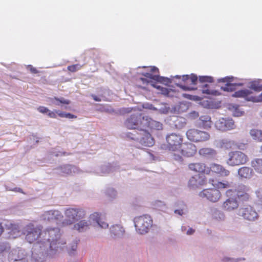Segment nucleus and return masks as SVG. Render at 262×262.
I'll return each instance as SVG.
<instances>
[{"label": "nucleus", "mask_w": 262, "mask_h": 262, "mask_svg": "<svg viewBox=\"0 0 262 262\" xmlns=\"http://www.w3.org/2000/svg\"><path fill=\"white\" fill-rule=\"evenodd\" d=\"M42 228L40 225L35 226L30 223L24 228L23 234L29 243H32L38 240V244L40 245V248L46 247L50 250H57L64 244L59 241L60 233L58 228H47L43 231H41Z\"/></svg>", "instance_id": "1"}, {"label": "nucleus", "mask_w": 262, "mask_h": 262, "mask_svg": "<svg viewBox=\"0 0 262 262\" xmlns=\"http://www.w3.org/2000/svg\"><path fill=\"white\" fill-rule=\"evenodd\" d=\"M251 190L249 187L245 185L241 184L234 190L229 189L226 192L228 197L236 196L241 201H248L251 198Z\"/></svg>", "instance_id": "2"}, {"label": "nucleus", "mask_w": 262, "mask_h": 262, "mask_svg": "<svg viewBox=\"0 0 262 262\" xmlns=\"http://www.w3.org/2000/svg\"><path fill=\"white\" fill-rule=\"evenodd\" d=\"M64 214L66 219L63 221L62 224L63 226H68L84 217L85 212L81 208H70L65 211Z\"/></svg>", "instance_id": "3"}, {"label": "nucleus", "mask_w": 262, "mask_h": 262, "mask_svg": "<svg viewBox=\"0 0 262 262\" xmlns=\"http://www.w3.org/2000/svg\"><path fill=\"white\" fill-rule=\"evenodd\" d=\"M134 223L136 231L143 234L148 232L152 226V220L149 215H144L136 217Z\"/></svg>", "instance_id": "4"}, {"label": "nucleus", "mask_w": 262, "mask_h": 262, "mask_svg": "<svg viewBox=\"0 0 262 262\" xmlns=\"http://www.w3.org/2000/svg\"><path fill=\"white\" fill-rule=\"evenodd\" d=\"M249 160L248 156L241 151H231L228 154L227 164L231 166H238L246 164Z\"/></svg>", "instance_id": "5"}, {"label": "nucleus", "mask_w": 262, "mask_h": 262, "mask_svg": "<svg viewBox=\"0 0 262 262\" xmlns=\"http://www.w3.org/2000/svg\"><path fill=\"white\" fill-rule=\"evenodd\" d=\"M186 136L189 140L194 142H204L210 138V135L207 132L195 128L188 129Z\"/></svg>", "instance_id": "6"}, {"label": "nucleus", "mask_w": 262, "mask_h": 262, "mask_svg": "<svg viewBox=\"0 0 262 262\" xmlns=\"http://www.w3.org/2000/svg\"><path fill=\"white\" fill-rule=\"evenodd\" d=\"M167 147L168 150L176 151L183 144V138L181 136L176 134H171L166 137Z\"/></svg>", "instance_id": "7"}, {"label": "nucleus", "mask_w": 262, "mask_h": 262, "mask_svg": "<svg viewBox=\"0 0 262 262\" xmlns=\"http://www.w3.org/2000/svg\"><path fill=\"white\" fill-rule=\"evenodd\" d=\"M144 117L140 113L133 114L126 120L124 123L125 126L129 129H135L139 127L142 128V125L143 124L142 118Z\"/></svg>", "instance_id": "8"}, {"label": "nucleus", "mask_w": 262, "mask_h": 262, "mask_svg": "<svg viewBox=\"0 0 262 262\" xmlns=\"http://www.w3.org/2000/svg\"><path fill=\"white\" fill-rule=\"evenodd\" d=\"M146 69L145 72L141 73L140 74L144 77L148 78L151 82L154 81L164 82L165 81L164 77H160L159 75V69L154 66L144 67Z\"/></svg>", "instance_id": "9"}, {"label": "nucleus", "mask_w": 262, "mask_h": 262, "mask_svg": "<svg viewBox=\"0 0 262 262\" xmlns=\"http://www.w3.org/2000/svg\"><path fill=\"white\" fill-rule=\"evenodd\" d=\"M199 196L202 198H205L211 202H216L220 200L221 194L216 188H209L203 189L200 192Z\"/></svg>", "instance_id": "10"}, {"label": "nucleus", "mask_w": 262, "mask_h": 262, "mask_svg": "<svg viewBox=\"0 0 262 262\" xmlns=\"http://www.w3.org/2000/svg\"><path fill=\"white\" fill-rule=\"evenodd\" d=\"M188 168L189 170L199 175L209 174L208 165L202 162L190 163L188 165Z\"/></svg>", "instance_id": "11"}, {"label": "nucleus", "mask_w": 262, "mask_h": 262, "mask_svg": "<svg viewBox=\"0 0 262 262\" xmlns=\"http://www.w3.org/2000/svg\"><path fill=\"white\" fill-rule=\"evenodd\" d=\"M238 215L244 219L250 221H255L258 217L257 212L250 206L240 208L238 211Z\"/></svg>", "instance_id": "12"}, {"label": "nucleus", "mask_w": 262, "mask_h": 262, "mask_svg": "<svg viewBox=\"0 0 262 262\" xmlns=\"http://www.w3.org/2000/svg\"><path fill=\"white\" fill-rule=\"evenodd\" d=\"M252 92L248 90H242L235 92L233 96L237 98H244L248 101L253 102H262V93L257 96H249Z\"/></svg>", "instance_id": "13"}, {"label": "nucleus", "mask_w": 262, "mask_h": 262, "mask_svg": "<svg viewBox=\"0 0 262 262\" xmlns=\"http://www.w3.org/2000/svg\"><path fill=\"white\" fill-rule=\"evenodd\" d=\"M216 128L221 131L234 129L235 127L234 121L231 119L221 118L215 123Z\"/></svg>", "instance_id": "14"}, {"label": "nucleus", "mask_w": 262, "mask_h": 262, "mask_svg": "<svg viewBox=\"0 0 262 262\" xmlns=\"http://www.w3.org/2000/svg\"><path fill=\"white\" fill-rule=\"evenodd\" d=\"M139 134L142 136L139 142L142 146L151 147L154 144V140L151 135L144 129L140 130Z\"/></svg>", "instance_id": "15"}, {"label": "nucleus", "mask_w": 262, "mask_h": 262, "mask_svg": "<svg viewBox=\"0 0 262 262\" xmlns=\"http://www.w3.org/2000/svg\"><path fill=\"white\" fill-rule=\"evenodd\" d=\"M180 152L182 156L185 157H193L196 152V148L195 145L192 143H185L182 145Z\"/></svg>", "instance_id": "16"}, {"label": "nucleus", "mask_w": 262, "mask_h": 262, "mask_svg": "<svg viewBox=\"0 0 262 262\" xmlns=\"http://www.w3.org/2000/svg\"><path fill=\"white\" fill-rule=\"evenodd\" d=\"M143 121V124L142 125L143 128H150L151 129L161 130L162 129V124L158 121L154 120L150 118L147 117L142 118Z\"/></svg>", "instance_id": "17"}, {"label": "nucleus", "mask_w": 262, "mask_h": 262, "mask_svg": "<svg viewBox=\"0 0 262 262\" xmlns=\"http://www.w3.org/2000/svg\"><path fill=\"white\" fill-rule=\"evenodd\" d=\"M209 170V174L212 171L216 174H219L222 177H227L230 174V171L226 169L223 166L216 164L212 163L209 166H208Z\"/></svg>", "instance_id": "18"}, {"label": "nucleus", "mask_w": 262, "mask_h": 262, "mask_svg": "<svg viewBox=\"0 0 262 262\" xmlns=\"http://www.w3.org/2000/svg\"><path fill=\"white\" fill-rule=\"evenodd\" d=\"M207 179L205 177L199 176L198 177H191L188 182L189 188H194L203 186L206 183Z\"/></svg>", "instance_id": "19"}, {"label": "nucleus", "mask_w": 262, "mask_h": 262, "mask_svg": "<svg viewBox=\"0 0 262 262\" xmlns=\"http://www.w3.org/2000/svg\"><path fill=\"white\" fill-rule=\"evenodd\" d=\"M43 219L48 221H54L60 220L62 216L57 210H49L42 214Z\"/></svg>", "instance_id": "20"}, {"label": "nucleus", "mask_w": 262, "mask_h": 262, "mask_svg": "<svg viewBox=\"0 0 262 262\" xmlns=\"http://www.w3.org/2000/svg\"><path fill=\"white\" fill-rule=\"evenodd\" d=\"M233 196L229 197L223 204L222 207L225 210L231 211L238 207V203Z\"/></svg>", "instance_id": "21"}, {"label": "nucleus", "mask_w": 262, "mask_h": 262, "mask_svg": "<svg viewBox=\"0 0 262 262\" xmlns=\"http://www.w3.org/2000/svg\"><path fill=\"white\" fill-rule=\"evenodd\" d=\"M19 251L13 250L9 251L8 253V258L10 262H26V259L22 256L18 255Z\"/></svg>", "instance_id": "22"}, {"label": "nucleus", "mask_w": 262, "mask_h": 262, "mask_svg": "<svg viewBox=\"0 0 262 262\" xmlns=\"http://www.w3.org/2000/svg\"><path fill=\"white\" fill-rule=\"evenodd\" d=\"M238 174L242 179H250L253 176V170L248 167H242L238 170Z\"/></svg>", "instance_id": "23"}, {"label": "nucleus", "mask_w": 262, "mask_h": 262, "mask_svg": "<svg viewBox=\"0 0 262 262\" xmlns=\"http://www.w3.org/2000/svg\"><path fill=\"white\" fill-rule=\"evenodd\" d=\"M211 117L209 116L203 115L200 117L199 124L204 128H210L211 126Z\"/></svg>", "instance_id": "24"}, {"label": "nucleus", "mask_w": 262, "mask_h": 262, "mask_svg": "<svg viewBox=\"0 0 262 262\" xmlns=\"http://www.w3.org/2000/svg\"><path fill=\"white\" fill-rule=\"evenodd\" d=\"M90 219L95 221L102 228H106L108 225L107 223L102 221L100 215L97 212H95L90 215Z\"/></svg>", "instance_id": "25"}, {"label": "nucleus", "mask_w": 262, "mask_h": 262, "mask_svg": "<svg viewBox=\"0 0 262 262\" xmlns=\"http://www.w3.org/2000/svg\"><path fill=\"white\" fill-rule=\"evenodd\" d=\"M20 230L18 225L12 224L10 225L9 237L12 238H15L20 235Z\"/></svg>", "instance_id": "26"}, {"label": "nucleus", "mask_w": 262, "mask_h": 262, "mask_svg": "<svg viewBox=\"0 0 262 262\" xmlns=\"http://www.w3.org/2000/svg\"><path fill=\"white\" fill-rule=\"evenodd\" d=\"M250 135L252 138L256 142H262V130L253 128L250 131Z\"/></svg>", "instance_id": "27"}, {"label": "nucleus", "mask_w": 262, "mask_h": 262, "mask_svg": "<svg viewBox=\"0 0 262 262\" xmlns=\"http://www.w3.org/2000/svg\"><path fill=\"white\" fill-rule=\"evenodd\" d=\"M251 166L257 172L262 174V159L252 160Z\"/></svg>", "instance_id": "28"}, {"label": "nucleus", "mask_w": 262, "mask_h": 262, "mask_svg": "<svg viewBox=\"0 0 262 262\" xmlns=\"http://www.w3.org/2000/svg\"><path fill=\"white\" fill-rule=\"evenodd\" d=\"M90 224L85 221H80L74 225V228L79 232H82L89 228Z\"/></svg>", "instance_id": "29"}, {"label": "nucleus", "mask_w": 262, "mask_h": 262, "mask_svg": "<svg viewBox=\"0 0 262 262\" xmlns=\"http://www.w3.org/2000/svg\"><path fill=\"white\" fill-rule=\"evenodd\" d=\"M214 182V181L213 179L209 180V183L211 184L214 187H216L217 189H225L230 187V184L228 181L217 182L215 184L213 183Z\"/></svg>", "instance_id": "30"}, {"label": "nucleus", "mask_w": 262, "mask_h": 262, "mask_svg": "<svg viewBox=\"0 0 262 262\" xmlns=\"http://www.w3.org/2000/svg\"><path fill=\"white\" fill-rule=\"evenodd\" d=\"M199 154L203 156H214L216 154V151L210 148H202L199 150Z\"/></svg>", "instance_id": "31"}, {"label": "nucleus", "mask_w": 262, "mask_h": 262, "mask_svg": "<svg viewBox=\"0 0 262 262\" xmlns=\"http://www.w3.org/2000/svg\"><path fill=\"white\" fill-rule=\"evenodd\" d=\"M234 145V142L232 141L224 139L220 142V146L221 148L225 149H231Z\"/></svg>", "instance_id": "32"}, {"label": "nucleus", "mask_w": 262, "mask_h": 262, "mask_svg": "<svg viewBox=\"0 0 262 262\" xmlns=\"http://www.w3.org/2000/svg\"><path fill=\"white\" fill-rule=\"evenodd\" d=\"M111 231L114 235L117 236L122 235L124 232L122 227L117 225L113 226L111 228Z\"/></svg>", "instance_id": "33"}, {"label": "nucleus", "mask_w": 262, "mask_h": 262, "mask_svg": "<svg viewBox=\"0 0 262 262\" xmlns=\"http://www.w3.org/2000/svg\"><path fill=\"white\" fill-rule=\"evenodd\" d=\"M250 89L256 92L262 91V84L259 81H253L250 84Z\"/></svg>", "instance_id": "34"}, {"label": "nucleus", "mask_w": 262, "mask_h": 262, "mask_svg": "<svg viewBox=\"0 0 262 262\" xmlns=\"http://www.w3.org/2000/svg\"><path fill=\"white\" fill-rule=\"evenodd\" d=\"M82 67V65L79 64H75L71 66H69L67 68L68 70L71 72H75L78 70L81 69Z\"/></svg>", "instance_id": "35"}, {"label": "nucleus", "mask_w": 262, "mask_h": 262, "mask_svg": "<svg viewBox=\"0 0 262 262\" xmlns=\"http://www.w3.org/2000/svg\"><path fill=\"white\" fill-rule=\"evenodd\" d=\"M199 80L201 82H202V83L206 82L212 83L213 82V78L210 76H200Z\"/></svg>", "instance_id": "36"}, {"label": "nucleus", "mask_w": 262, "mask_h": 262, "mask_svg": "<svg viewBox=\"0 0 262 262\" xmlns=\"http://www.w3.org/2000/svg\"><path fill=\"white\" fill-rule=\"evenodd\" d=\"M235 84L232 83H227L224 87H222V89L225 91H233L235 89Z\"/></svg>", "instance_id": "37"}, {"label": "nucleus", "mask_w": 262, "mask_h": 262, "mask_svg": "<svg viewBox=\"0 0 262 262\" xmlns=\"http://www.w3.org/2000/svg\"><path fill=\"white\" fill-rule=\"evenodd\" d=\"M10 250V247L9 245L8 246L7 249L5 251H0V262H4V259L6 257V255L9 253Z\"/></svg>", "instance_id": "38"}, {"label": "nucleus", "mask_w": 262, "mask_h": 262, "mask_svg": "<svg viewBox=\"0 0 262 262\" xmlns=\"http://www.w3.org/2000/svg\"><path fill=\"white\" fill-rule=\"evenodd\" d=\"M135 133H137L136 131H134L133 133L129 132L126 134V136L127 138L130 139L131 140H138L139 138L137 137L136 134Z\"/></svg>", "instance_id": "39"}, {"label": "nucleus", "mask_w": 262, "mask_h": 262, "mask_svg": "<svg viewBox=\"0 0 262 262\" xmlns=\"http://www.w3.org/2000/svg\"><path fill=\"white\" fill-rule=\"evenodd\" d=\"M198 81V77L194 74H191L190 75L189 84L195 85L196 84Z\"/></svg>", "instance_id": "40"}, {"label": "nucleus", "mask_w": 262, "mask_h": 262, "mask_svg": "<svg viewBox=\"0 0 262 262\" xmlns=\"http://www.w3.org/2000/svg\"><path fill=\"white\" fill-rule=\"evenodd\" d=\"M77 243H74L71 246V248L68 250L69 253L71 255L74 253V252H75L76 250L77 249Z\"/></svg>", "instance_id": "41"}, {"label": "nucleus", "mask_w": 262, "mask_h": 262, "mask_svg": "<svg viewBox=\"0 0 262 262\" xmlns=\"http://www.w3.org/2000/svg\"><path fill=\"white\" fill-rule=\"evenodd\" d=\"M208 85L207 84H204L203 86L202 93L206 94H211V91L208 88Z\"/></svg>", "instance_id": "42"}, {"label": "nucleus", "mask_w": 262, "mask_h": 262, "mask_svg": "<svg viewBox=\"0 0 262 262\" xmlns=\"http://www.w3.org/2000/svg\"><path fill=\"white\" fill-rule=\"evenodd\" d=\"M54 99L56 101L59 102L60 103L65 104H69L70 102V100H66L63 98L59 99L57 97H54Z\"/></svg>", "instance_id": "43"}, {"label": "nucleus", "mask_w": 262, "mask_h": 262, "mask_svg": "<svg viewBox=\"0 0 262 262\" xmlns=\"http://www.w3.org/2000/svg\"><path fill=\"white\" fill-rule=\"evenodd\" d=\"M57 110H55L54 111H51L49 110L48 113V116L52 118H56L57 117Z\"/></svg>", "instance_id": "44"}, {"label": "nucleus", "mask_w": 262, "mask_h": 262, "mask_svg": "<svg viewBox=\"0 0 262 262\" xmlns=\"http://www.w3.org/2000/svg\"><path fill=\"white\" fill-rule=\"evenodd\" d=\"M256 205L258 211L262 212V197L257 201Z\"/></svg>", "instance_id": "45"}, {"label": "nucleus", "mask_w": 262, "mask_h": 262, "mask_svg": "<svg viewBox=\"0 0 262 262\" xmlns=\"http://www.w3.org/2000/svg\"><path fill=\"white\" fill-rule=\"evenodd\" d=\"M27 68V69L30 70L31 73L33 74H36L39 72V71L36 69V68L33 67L32 65H28Z\"/></svg>", "instance_id": "46"}, {"label": "nucleus", "mask_w": 262, "mask_h": 262, "mask_svg": "<svg viewBox=\"0 0 262 262\" xmlns=\"http://www.w3.org/2000/svg\"><path fill=\"white\" fill-rule=\"evenodd\" d=\"M37 110L41 113L45 114L48 113L49 110L46 107L40 106L38 107Z\"/></svg>", "instance_id": "47"}, {"label": "nucleus", "mask_w": 262, "mask_h": 262, "mask_svg": "<svg viewBox=\"0 0 262 262\" xmlns=\"http://www.w3.org/2000/svg\"><path fill=\"white\" fill-rule=\"evenodd\" d=\"M189 79H190V75H184L182 76V81L184 83H189Z\"/></svg>", "instance_id": "48"}, {"label": "nucleus", "mask_w": 262, "mask_h": 262, "mask_svg": "<svg viewBox=\"0 0 262 262\" xmlns=\"http://www.w3.org/2000/svg\"><path fill=\"white\" fill-rule=\"evenodd\" d=\"M139 80L141 81L143 84L147 85L149 83L151 82L148 78L145 77H141L139 79Z\"/></svg>", "instance_id": "49"}, {"label": "nucleus", "mask_w": 262, "mask_h": 262, "mask_svg": "<svg viewBox=\"0 0 262 262\" xmlns=\"http://www.w3.org/2000/svg\"><path fill=\"white\" fill-rule=\"evenodd\" d=\"M8 245H9L7 243H0V251L2 252V251H6L8 248Z\"/></svg>", "instance_id": "50"}, {"label": "nucleus", "mask_w": 262, "mask_h": 262, "mask_svg": "<svg viewBox=\"0 0 262 262\" xmlns=\"http://www.w3.org/2000/svg\"><path fill=\"white\" fill-rule=\"evenodd\" d=\"M173 159L176 160V161H182L183 159H182V156L179 155H177L176 154H173Z\"/></svg>", "instance_id": "51"}, {"label": "nucleus", "mask_w": 262, "mask_h": 262, "mask_svg": "<svg viewBox=\"0 0 262 262\" xmlns=\"http://www.w3.org/2000/svg\"><path fill=\"white\" fill-rule=\"evenodd\" d=\"M57 115L59 117H62V118H66V114H67L66 113H64V112H62L61 111L57 110Z\"/></svg>", "instance_id": "52"}, {"label": "nucleus", "mask_w": 262, "mask_h": 262, "mask_svg": "<svg viewBox=\"0 0 262 262\" xmlns=\"http://www.w3.org/2000/svg\"><path fill=\"white\" fill-rule=\"evenodd\" d=\"M174 213L180 215H182L184 214V211L183 209H176L174 210Z\"/></svg>", "instance_id": "53"}, {"label": "nucleus", "mask_w": 262, "mask_h": 262, "mask_svg": "<svg viewBox=\"0 0 262 262\" xmlns=\"http://www.w3.org/2000/svg\"><path fill=\"white\" fill-rule=\"evenodd\" d=\"M66 118L69 119L76 118L77 116L70 113H67Z\"/></svg>", "instance_id": "54"}, {"label": "nucleus", "mask_w": 262, "mask_h": 262, "mask_svg": "<svg viewBox=\"0 0 262 262\" xmlns=\"http://www.w3.org/2000/svg\"><path fill=\"white\" fill-rule=\"evenodd\" d=\"M178 85L182 89H183V90H191V89H190L189 87L188 86H184V85H182V84H178Z\"/></svg>", "instance_id": "55"}, {"label": "nucleus", "mask_w": 262, "mask_h": 262, "mask_svg": "<svg viewBox=\"0 0 262 262\" xmlns=\"http://www.w3.org/2000/svg\"><path fill=\"white\" fill-rule=\"evenodd\" d=\"M92 97L96 101L99 102V101H101V100L99 97H98V96H97L96 95H92Z\"/></svg>", "instance_id": "56"}, {"label": "nucleus", "mask_w": 262, "mask_h": 262, "mask_svg": "<svg viewBox=\"0 0 262 262\" xmlns=\"http://www.w3.org/2000/svg\"><path fill=\"white\" fill-rule=\"evenodd\" d=\"M194 232V230H193L192 228H189L187 231V234L188 235H191Z\"/></svg>", "instance_id": "57"}, {"label": "nucleus", "mask_w": 262, "mask_h": 262, "mask_svg": "<svg viewBox=\"0 0 262 262\" xmlns=\"http://www.w3.org/2000/svg\"><path fill=\"white\" fill-rule=\"evenodd\" d=\"M228 79H229V78L225 77V78H222L221 79H220L219 81H222V82H227L228 81Z\"/></svg>", "instance_id": "58"}, {"label": "nucleus", "mask_w": 262, "mask_h": 262, "mask_svg": "<svg viewBox=\"0 0 262 262\" xmlns=\"http://www.w3.org/2000/svg\"><path fill=\"white\" fill-rule=\"evenodd\" d=\"M14 191H17V192H20V193H24L23 191V190L21 188H15L14 189Z\"/></svg>", "instance_id": "59"}, {"label": "nucleus", "mask_w": 262, "mask_h": 262, "mask_svg": "<svg viewBox=\"0 0 262 262\" xmlns=\"http://www.w3.org/2000/svg\"><path fill=\"white\" fill-rule=\"evenodd\" d=\"M3 231H4V228L2 225V224L0 223V236L1 235V234H2Z\"/></svg>", "instance_id": "60"}, {"label": "nucleus", "mask_w": 262, "mask_h": 262, "mask_svg": "<svg viewBox=\"0 0 262 262\" xmlns=\"http://www.w3.org/2000/svg\"><path fill=\"white\" fill-rule=\"evenodd\" d=\"M184 97H185V98H189V99H191L190 97V96L188 95V94H184L183 95Z\"/></svg>", "instance_id": "61"}, {"label": "nucleus", "mask_w": 262, "mask_h": 262, "mask_svg": "<svg viewBox=\"0 0 262 262\" xmlns=\"http://www.w3.org/2000/svg\"><path fill=\"white\" fill-rule=\"evenodd\" d=\"M162 93H163V94L167 93V89H163V90H162Z\"/></svg>", "instance_id": "62"}, {"label": "nucleus", "mask_w": 262, "mask_h": 262, "mask_svg": "<svg viewBox=\"0 0 262 262\" xmlns=\"http://www.w3.org/2000/svg\"><path fill=\"white\" fill-rule=\"evenodd\" d=\"M262 193V190L261 191H258L257 192V196H259L258 193Z\"/></svg>", "instance_id": "63"}, {"label": "nucleus", "mask_w": 262, "mask_h": 262, "mask_svg": "<svg viewBox=\"0 0 262 262\" xmlns=\"http://www.w3.org/2000/svg\"><path fill=\"white\" fill-rule=\"evenodd\" d=\"M260 152L262 154V145L261 146V147H260Z\"/></svg>", "instance_id": "64"}]
</instances>
